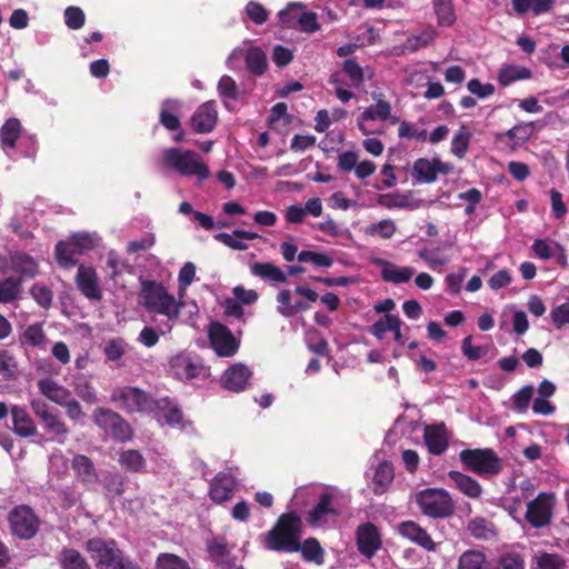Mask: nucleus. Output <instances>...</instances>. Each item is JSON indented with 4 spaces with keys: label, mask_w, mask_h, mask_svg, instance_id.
Wrapping results in <instances>:
<instances>
[{
    "label": "nucleus",
    "mask_w": 569,
    "mask_h": 569,
    "mask_svg": "<svg viewBox=\"0 0 569 569\" xmlns=\"http://www.w3.org/2000/svg\"><path fill=\"white\" fill-rule=\"evenodd\" d=\"M96 240L89 234H73L56 244V258L60 267L69 269L78 263L79 257L96 247Z\"/></svg>",
    "instance_id": "obj_9"
},
{
    "label": "nucleus",
    "mask_w": 569,
    "mask_h": 569,
    "mask_svg": "<svg viewBox=\"0 0 569 569\" xmlns=\"http://www.w3.org/2000/svg\"><path fill=\"white\" fill-rule=\"evenodd\" d=\"M432 4L439 26L450 27L455 23L456 13L451 0H433Z\"/></svg>",
    "instance_id": "obj_48"
},
{
    "label": "nucleus",
    "mask_w": 569,
    "mask_h": 569,
    "mask_svg": "<svg viewBox=\"0 0 569 569\" xmlns=\"http://www.w3.org/2000/svg\"><path fill=\"white\" fill-rule=\"evenodd\" d=\"M244 62L247 69L256 76H261L267 69V57L258 47H251L247 50Z\"/></svg>",
    "instance_id": "obj_44"
},
{
    "label": "nucleus",
    "mask_w": 569,
    "mask_h": 569,
    "mask_svg": "<svg viewBox=\"0 0 569 569\" xmlns=\"http://www.w3.org/2000/svg\"><path fill=\"white\" fill-rule=\"evenodd\" d=\"M470 132L462 127L451 140V152L458 157L463 158L468 151L470 142Z\"/></svg>",
    "instance_id": "obj_56"
},
{
    "label": "nucleus",
    "mask_w": 569,
    "mask_h": 569,
    "mask_svg": "<svg viewBox=\"0 0 569 569\" xmlns=\"http://www.w3.org/2000/svg\"><path fill=\"white\" fill-rule=\"evenodd\" d=\"M13 428L12 431L21 437L29 438L37 435V426L24 407L14 405L10 409Z\"/></svg>",
    "instance_id": "obj_26"
},
{
    "label": "nucleus",
    "mask_w": 569,
    "mask_h": 569,
    "mask_svg": "<svg viewBox=\"0 0 569 569\" xmlns=\"http://www.w3.org/2000/svg\"><path fill=\"white\" fill-rule=\"evenodd\" d=\"M449 479L456 485L457 489L471 499H479L483 492L481 485L475 478L457 471L448 472Z\"/></svg>",
    "instance_id": "obj_28"
},
{
    "label": "nucleus",
    "mask_w": 569,
    "mask_h": 569,
    "mask_svg": "<svg viewBox=\"0 0 569 569\" xmlns=\"http://www.w3.org/2000/svg\"><path fill=\"white\" fill-rule=\"evenodd\" d=\"M415 273V270L410 267H397L391 262L385 261L383 268L381 269V278L386 282L395 284L408 282Z\"/></svg>",
    "instance_id": "obj_36"
},
{
    "label": "nucleus",
    "mask_w": 569,
    "mask_h": 569,
    "mask_svg": "<svg viewBox=\"0 0 569 569\" xmlns=\"http://www.w3.org/2000/svg\"><path fill=\"white\" fill-rule=\"evenodd\" d=\"M86 21L84 12L79 7L70 6L64 10V22L71 30H78L83 27Z\"/></svg>",
    "instance_id": "obj_60"
},
{
    "label": "nucleus",
    "mask_w": 569,
    "mask_h": 569,
    "mask_svg": "<svg viewBox=\"0 0 569 569\" xmlns=\"http://www.w3.org/2000/svg\"><path fill=\"white\" fill-rule=\"evenodd\" d=\"M218 122L216 101L210 100L200 104L190 118V126L196 133L204 134L213 131Z\"/></svg>",
    "instance_id": "obj_15"
},
{
    "label": "nucleus",
    "mask_w": 569,
    "mask_h": 569,
    "mask_svg": "<svg viewBox=\"0 0 569 569\" xmlns=\"http://www.w3.org/2000/svg\"><path fill=\"white\" fill-rule=\"evenodd\" d=\"M302 521L295 512L282 513L276 526L268 532L266 547L273 551L297 552L300 550Z\"/></svg>",
    "instance_id": "obj_1"
},
{
    "label": "nucleus",
    "mask_w": 569,
    "mask_h": 569,
    "mask_svg": "<svg viewBox=\"0 0 569 569\" xmlns=\"http://www.w3.org/2000/svg\"><path fill=\"white\" fill-rule=\"evenodd\" d=\"M437 38V31L432 27H428L419 34H412L407 38L405 48L411 52L418 51L431 44Z\"/></svg>",
    "instance_id": "obj_47"
},
{
    "label": "nucleus",
    "mask_w": 569,
    "mask_h": 569,
    "mask_svg": "<svg viewBox=\"0 0 569 569\" xmlns=\"http://www.w3.org/2000/svg\"><path fill=\"white\" fill-rule=\"evenodd\" d=\"M71 468L76 478L83 486L90 487L98 482V472L91 458L78 453L71 460Z\"/></svg>",
    "instance_id": "obj_25"
},
{
    "label": "nucleus",
    "mask_w": 569,
    "mask_h": 569,
    "mask_svg": "<svg viewBox=\"0 0 569 569\" xmlns=\"http://www.w3.org/2000/svg\"><path fill=\"white\" fill-rule=\"evenodd\" d=\"M415 501L421 513L431 519H447L455 513V502L445 489H422L416 493Z\"/></svg>",
    "instance_id": "obj_6"
},
{
    "label": "nucleus",
    "mask_w": 569,
    "mask_h": 569,
    "mask_svg": "<svg viewBox=\"0 0 569 569\" xmlns=\"http://www.w3.org/2000/svg\"><path fill=\"white\" fill-rule=\"evenodd\" d=\"M490 567L486 555L479 550H467L458 560V569H490Z\"/></svg>",
    "instance_id": "obj_42"
},
{
    "label": "nucleus",
    "mask_w": 569,
    "mask_h": 569,
    "mask_svg": "<svg viewBox=\"0 0 569 569\" xmlns=\"http://www.w3.org/2000/svg\"><path fill=\"white\" fill-rule=\"evenodd\" d=\"M490 569H525V561L517 553H506L499 558L497 566Z\"/></svg>",
    "instance_id": "obj_64"
},
{
    "label": "nucleus",
    "mask_w": 569,
    "mask_h": 569,
    "mask_svg": "<svg viewBox=\"0 0 569 569\" xmlns=\"http://www.w3.org/2000/svg\"><path fill=\"white\" fill-rule=\"evenodd\" d=\"M357 547L359 552L371 558L381 547V537L376 525L366 522L360 525L356 531Z\"/></svg>",
    "instance_id": "obj_16"
},
{
    "label": "nucleus",
    "mask_w": 569,
    "mask_h": 569,
    "mask_svg": "<svg viewBox=\"0 0 569 569\" xmlns=\"http://www.w3.org/2000/svg\"><path fill=\"white\" fill-rule=\"evenodd\" d=\"M377 203L387 209H407L410 207V196L399 192L379 194Z\"/></svg>",
    "instance_id": "obj_49"
},
{
    "label": "nucleus",
    "mask_w": 569,
    "mask_h": 569,
    "mask_svg": "<svg viewBox=\"0 0 569 569\" xmlns=\"http://www.w3.org/2000/svg\"><path fill=\"white\" fill-rule=\"evenodd\" d=\"M303 8L302 3H289L278 13L281 26L288 29H297L298 19L302 14Z\"/></svg>",
    "instance_id": "obj_50"
},
{
    "label": "nucleus",
    "mask_w": 569,
    "mask_h": 569,
    "mask_svg": "<svg viewBox=\"0 0 569 569\" xmlns=\"http://www.w3.org/2000/svg\"><path fill=\"white\" fill-rule=\"evenodd\" d=\"M119 465L122 469L132 473L146 471L147 461L142 453L136 449L122 450L119 453Z\"/></svg>",
    "instance_id": "obj_34"
},
{
    "label": "nucleus",
    "mask_w": 569,
    "mask_h": 569,
    "mask_svg": "<svg viewBox=\"0 0 569 569\" xmlns=\"http://www.w3.org/2000/svg\"><path fill=\"white\" fill-rule=\"evenodd\" d=\"M170 369L174 377L181 381L206 378L209 376V369L202 365L198 357H192L184 352L178 353L171 358Z\"/></svg>",
    "instance_id": "obj_14"
},
{
    "label": "nucleus",
    "mask_w": 569,
    "mask_h": 569,
    "mask_svg": "<svg viewBox=\"0 0 569 569\" xmlns=\"http://www.w3.org/2000/svg\"><path fill=\"white\" fill-rule=\"evenodd\" d=\"M208 338L211 348L219 357L229 358L234 356L240 347V341L232 331L223 323L212 321L208 328Z\"/></svg>",
    "instance_id": "obj_12"
},
{
    "label": "nucleus",
    "mask_w": 569,
    "mask_h": 569,
    "mask_svg": "<svg viewBox=\"0 0 569 569\" xmlns=\"http://www.w3.org/2000/svg\"><path fill=\"white\" fill-rule=\"evenodd\" d=\"M92 421L116 442L126 443L133 438L130 423L112 409L97 407L92 412Z\"/></svg>",
    "instance_id": "obj_7"
},
{
    "label": "nucleus",
    "mask_w": 569,
    "mask_h": 569,
    "mask_svg": "<svg viewBox=\"0 0 569 569\" xmlns=\"http://www.w3.org/2000/svg\"><path fill=\"white\" fill-rule=\"evenodd\" d=\"M73 390L77 396L88 405H96L99 400L94 386L84 376H77L74 378Z\"/></svg>",
    "instance_id": "obj_45"
},
{
    "label": "nucleus",
    "mask_w": 569,
    "mask_h": 569,
    "mask_svg": "<svg viewBox=\"0 0 569 569\" xmlns=\"http://www.w3.org/2000/svg\"><path fill=\"white\" fill-rule=\"evenodd\" d=\"M176 100L167 99L161 103L159 112V123L169 131H177L181 128V121L176 112L179 109Z\"/></svg>",
    "instance_id": "obj_33"
},
{
    "label": "nucleus",
    "mask_w": 569,
    "mask_h": 569,
    "mask_svg": "<svg viewBox=\"0 0 569 569\" xmlns=\"http://www.w3.org/2000/svg\"><path fill=\"white\" fill-rule=\"evenodd\" d=\"M21 279L13 276L0 279V303L8 305L18 300L22 293Z\"/></svg>",
    "instance_id": "obj_38"
},
{
    "label": "nucleus",
    "mask_w": 569,
    "mask_h": 569,
    "mask_svg": "<svg viewBox=\"0 0 569 569\" xmlns=\"http://www.w3.org/2000/svg\"><path fill=\"white\" fill-rule=\"evenodd\" d=\"M23 340L32 346V347H39L41 346L46 340V335L42 329V323L37 322L32 323L27 327V329L23 332Z\"/></svg>",
    "instance_id": "obj_61"
},
{
    "label": "nucleus",
    "mask_w": 569,
    "mask_h": 569,
    "mask_svg": "<svg viewBox=\"0 0 569 569\" xmlns=\"http://www.w3.org/2000/svg\"><path fill=\"white\" fill-rule=\"evenodd\" d=\"M111 401L119 402L127 413L142 412L151 407L150 396L138 387L117 388L111 393Z\"/></svg>",
    "instance_id": "obj_13"
},
{
    "label": "nucleus",
    "mask_w": 569,
    "mask_h": 569,
    "mask_svg": "<svg viewBox=\"0 0 569 569\" xmlns=\"http://www.w3.org/2000/svg\"><path fill=\"white\" fill-rule=\"evenodd\" d=\"M126 342L122 338L109 340L104 346V355L110 361H118L126 352Z\"/></svg>",
    "instance_id": "obj_63"
},
{
    "label": "nucleus",
    "mask_w": 569,
    "mask_h": 569,
    "mask_svg": "<svg viewBox=\"0 0 569 569\" xmlns=\"http://www.w3.org/2000/svg\"><path fill=\"white\" fill-rule=\"evenodd\" d=\"M297 259L299 262H311L322 268H329L333 264V259L330 256L310 250H302L298 253Z\"/></svg>",
    "instance_id": "obj_53"
},
{
    "label": "nucleus",
    "mask_w": 569,
    "mask_h": 569,
    "mask_svg": "<svg viewBox=\"0 0 569 569\" xmlns=\"http://www.w3.org/2000/svg\"><path fill=\"white\" fill-rule=\"evenodd\" d=\"M250 271L253 276L259 277L263 280H269L278 283L287 281L286 273L278 266L271 262H254L250 267Z\"/></svg>",
    "instance_id": "obj_35"
},
{
    "label": "nucleus",
    "mask_w": 569,
    "mask_h": 569,
    "mask_svg": "<svg viewBox=\"0 0 569 569\" xmlns=\"http://www.w3.org/2000/svg\"><path fill=\"white\" fill-rule=\"evenodd\" d=\"M423 440L431 455H442L449 445L445 425L427 426L423 432Z\"/></svg>",
    "instance_id": "obj_27"
},
{
    "label": "nucleus",
    "mask_w": 569,
    "mask_h": 569,
    "mask_svg": "<svg viewBox=\"0 0 569 569\" xmlns=\"http://www.w3.org/2000/svg\"><path fill=\"white\" fill-rule=\"evenodd\" d=\"M398 532L409 541L423 548L427 551L436 550V542L431 536L422 528L418 522L412 520H406L398 525Z\"/></svg>",
    "instance_id": "obj_21"
},
{
    "label": "nucleus",
    "mask_w": 569,
    "mask_h": 569,
    "mask_svg": "<svg viewBox=\"0 0 569 569\" xmlns=\"http://www.w3.org/2000/svg\"><path fill=\"white\" fill-rule=\"evenodd\" d=\"M258 238H260V236L257 232L242 229L233 230L232 234L220 232L214 236V239L223 243L226 247L240 251L248 249V244L242 240H254Z\"/></svg>",
    "instance_id": "obj_29"
},
{
    "label": "nucleus",
    "mask_w": 569,
    "mask_h": 569,
    "mask_svg": "<svg viewBox=\"0 0 569 569\" xmlns=\"http://www.w3.org/2000/svg\"><path fill=\"white\" fill-rule=\"evenodd\" d=\"M21 134V123L17 118L8 119L0 128V142L3 149H13Z\"/></svg>",
    "instance_id": "obj_39"
},
{
    "label": "nucleus",
    "mask_w": 569,
    "mask_h": 569,
    "mask_svg": "<svg viewBox=\"0 0 569 569\" xmlns=\"http://www.w3.org/2000/svg\"><path fill=\"white\" fill-rule=\"evenodd\" d=\"M556 505V496L551 492H539L538 496L527 505L525 515L526 521L532 528H543L550 525Z\"/></svg>",
    "instance_id": "obj_11"
},
{
    "label": "nucleus",
    "mask_w": 569,
    "mask_h": 569,
    "mask_svg": "<svg viewBox=\"0 0 569 569\" xmlns=\"http://www.w3.org/2000/svg\"><path fill=\"white\" fill-rule=\"evenodd\" d=\"M217 90L226 107H228V100L237 101L240 98L239 87L230 76L224 74L219 79Z\"/></svg>",
    "instance_id": "obj_46"
},
{
    "label": "nucleus",
    "mask_w": 569,
    "mask_h": 569,
    "mask_svg": "<svg viewBox=\"0 0 569 569\" xmlns=\"http://www.w3.org/2000/svg\"><path fill=\"white\" fill-rule=\"evenodd\" d=\"M252 371L243 363H234L230 366L221 376V386L232 392H241L246 390Z\"/></svg>",
    "instance_id": "obj_20"
},
{
    "label": "nucleus",
    "mask_w": 569,
    "mask_h": 569,
    "mask_svg": "<svg viewBox=\"0 0 569 569\" xmlns=\"http://www.w3.org/2000/svg\"><path fill=\"white\" fill-rule=\"evenodd\" d=\"M461 351L468 360L476 361L487 355L488 348L485 346H473L472 336H468L461 342Z\"/></svg>",
    "instance_id": "obj_59"
},
{
    "label": "nucleus",
    "mask_w": 569,
    "mask_h": 569,
    "mask_svg": "<svg viewBox=\"0 0 569 569\" xmlns=\"http://www.w3.org/2000/svg\"><path fill=\"white\" fill-rule=\"evenodd\" d=\"M343 72L349 77L355 88H360L365 81L363 70L355 59H347L342 63Z\"/></svg>",
    "instance_id": "obj_54"
},
{
    "label": "nucleus",
    "mask_w": 569,
    "mask_h": 569,
    "mask_svg": "<svg viewBox=\"0 0 569 569\" xmlns=\"http://www.w3.org/2000/svg\"><path fill=\"white\" fill-rule=\"evenodd\" d=\"M537 566L539 569H565V559L557 553L541 552L537 557Z\"/></svg>",
    "instance_id": "obj_58"
},
{
    "label": "nucleus",
    "mask_w": 569,
    "mask_h": 569,
    "mask_svg": "<svg viewBox=\"0 0 569 569\" xmlns=\"http://www.w3.org/2000/svg\"><path fill=\"white\" fill-rule=\"evenodd\" d=\"M157 569H191L188 562L173 553H160L156 561Z\"/></svg>",
    "instance_id": "obj_55"
},
{
    "label": "nucleus",
    "mask_w": 569,
    "mask_h": 569,
    "mask_svg": "<svg viewBox=\"0 0 569 569\" xmlns=\"http://www.w3.org/2000/svg\"><path fill=\"white\" fill-rule=\"evenodd\" d=\"M532 395L533 387L531 385L523 386L512 397L513 409L518 412H525L529 408Z\"/></svg>",
    "instance_id": "obj_57"
},
{
    "label": "nucleus",
    "mask_w": 569,
    "mask_h": 569,
    "mask_svg": "<svg viewBox=\"0 0 569 569\" xmlns=\"http://www.w3.org/2000/svg\"><path fill=\"white\" fill-rule=\"evenodd\" d=\"M391 106L388 101L379 99L377 103L371 104L367 110L362 112L359 118L358 127L362 131L363 134H367V130L365 129L363 121L369 120H387L390 116Z\"/></svg>",
    "instance_id": "obj_37"
},
{
    "label": "nucleus",
    "mask_w": 569,
    "mask_h": 569,
    "mask_svg": "<svg viewBox=\"0 0 569 569\" xmlns=\"http://www.w3.org/2000/svg\"><path fill=\"white\" fill-rule=\"evenodd\" d=\"M78 290L89 300L99 301L102 293L99 288V280L96 270L92 267L80 264L76 276Z\"/></svg>",
    "instance_id": "obj_19"
},
{
    "label": "nucleus",
    "mask_w": 569,
    "mask_h": 569,
    "mask_svg": "<svg viewBox=\"0 0 569 569\" xmlns=\"http://www.w3.org/2000/svg\"><path fill=\"white\" fill-rule=\"evenodd\" d=\"M395 479L393 466L390 461H382L378 465L373 475V493L383 495Z\"/></svg>",
    "instance_id": "obj_32"
},
{
    "label": "nucleus",
    "mask_w": 569,
    "mask_h": 569,
    "mask_svg": "<svg viewBox=\"0 0 569 569\" xmlns=\"http://www.w3.org/2000/svg\"><path fill=\"white\" fill-rule=\"evenodd\" d=\"M18 362L16 357L7 349L0 350V376L3 380H13L17 377Z\"/></svg>",
    "instance_id": "obj_51"
},
{
    "label": "nucleus",
    "mask_w": 569,
    "mask_h": 569,
    "mask_svg": "<svg viewBox=\"0 0 569 569\" xmlns=\"http://www.w3.org/2000/svg\"><path fill=\"white\" fill-rule=\"evenodd\" d=\"M57 560L60 569H91L87 558L77 549L71 547H63Z\"/></svg>",
    "instance_id": "obj_30"
},
{
    "label": "nucleus",
    "mask_w": 569,
    "mask_h": 569,
    "mask_svg": "<svg viewBox=\"0 0 569 569\" xmlns=\"http://www.w3.org/2000/svg\"><path fill=\"white\" fill-rule=\"evenodd\" d=\"M531 76L532 72L529 68L509 64L500 69L498 81L502 87H507L515 81L530 79Z\"/></svg>",
    "instance_id": "obj_40"
},
{
    "label": "nucleus",
    "mask_w": 569,
    "mask_h": 569,
    "mask_svg": "<svg viewBox=\"0 0 569 569\" xmlns=\"http://www.w3.org/2000/svg\"><path fill=\"white\" fill-rule=\"evenodd\" d=\"M128 477L120 472H110L103 479V489L109 499L120 497L126 491Z\"/></svg>",
    "instance_id": "obj_43"
},
{
    "label": "nucleus",
    "mask_w": 569,
    "mask_h": 569,
    "mask_svg": "<svg viewBox=\"0 0 569 569\" xmlns=\"http://www.w3.org/2000/svg\"><path fill=\"white\" fill-rule=\"evenodd\" d=\"M38 388L46 398L59 406H62L71 397L69 389L49 378L39 380Z\"/></svg>",
    "instance_id": "obj_31"
},
{
    "label": "nucleus",
    "mask_w": 569,
    "mask_h": 569,
    "mask_svg": "<svg viewBox=\"0 0 569 569\" xmlns=\"http://www.w3.org/2000/svg\"><path fill=\"white\" fill-rule=\"evenodd\" d=\"M162 164L184 177H198L200 180L209 178L210 171L206 163L199 160L197 152L180 148L164 149Z\"/></svg>",
    "instance_id": "obj_5"
},
{
    "label": "nucleus",
    "mask_w": 569,
    "mask_h": 569,
    "mask_svg": "<svg viewBox=\"0 0 569 569\" xmlns=\"http://www.w3.org/2000/svg\"><path fill=\"white\" fill-rule=\"evenodd\" d=\"M300 550L307 561H313L318 565L322 563L323 550L316 538L306 539L302 545L300 543Z\"/></svg>",
    "instance_id": "obj_52"
},
{
    "label": "nucleus",
    "mask_w": 569,
    "mask_h": 569,
    "mask_svg": "<svg viewBox=\"0 0 569 569\" xmlns=\"http://www.w3.org/2000/svg\"><path fill=\"white\" fill-rule=\"evenodd\" d=\"M237 482L233 476L219 472L210 481L209 497L216 503H223L233 497Z\"/></svg>",
    "instance_id": "obj_22"
},
{
    "label": "nucleus",
    "mask_w": 569,
    "mask_h": 569,
    "mask_svg": "<svg viewBox=\"0 0 569 569\" xmlns=\"http://www.w3.org/2000/svg\"><path fill=\"white\" fill-rule=\"evenodd\" d=\"M459 460L467 471L483 478L498 476L503 470L501 458L491 448L463 449Z\"/></svg>",
    "instance_id": "obj_4"
},
{
    "label": "nucleus",
    "mask_w": 569,
    "mask_h": 569,
    "mask_svg": "<svg viewBox=\"0 0 569 569\" xmlns=\"http://www.w3.org/2000/svg\"><path fill=\"white\" fill-rule=\"evenodd\" d=\"M140 298L148 312L166 316L169 320H177L183 307V303L178 302L161 282L154 280L141 282Z\"/></svg>",
    "instance_id": "obj_3"
},
{
    "label": "nucleus",
    "mask_w": 569,
    "mask_h": 569,
    "mask_svg": "<svg viewBox=\"0 0 569 569\" xmlns=\"http://www.w3.org/2000/svg\"><path fill=\"white\" fill-rule=\"evenodd\" d=\"M530 136L531 123H519L505 132L496 133L495 141L505 148L515 150L527 142Z\"/></svg>",
    "instance_id": "obj_24"
},
{
    "label": "nucleus",
    "mask_w": 569,
    "mask_h": 569,
    "mask_svg": "<svg viewBox=\"0 0 569 569\" xmlns=\"http://www.w3.org/2000/svg\"><path fill=\"white\" fill-rule=\"evenodd\" d=\"M467 529L477 540H490L496 537L495 525L483 517L471 519L467 525Z\"/></svg>",
    "instance_id": "obj_41"
},
{
    "label": "nucleus",
    "mask_w": 569,
    "mask_h": 569,
    "mask_svg": "<svg viewBox=\"0 0 569 569\" xmlns=\"http://www.w3.org/2000/svg\"><path fill=\"white\" fill-rule=\"evenodd\" d=\"M30 407L36 417L42 422L46 431L51 433L58 442L63 443L69 435V428L59 412L39 398L30 400Z\"/></svg>",
    "instance_id": "obj_10"
},
{
    "label": "nucleus",
    "mask_w": 569,
    "mask_h": 569,
    "mask_svg": "<svg viewBox=\"0 0 569 569\" xmlns=\"http://www.w3.org/2000/svg\"><path fill=\"white\" fill-rule=\"evenodd\" d=\"M333 496L325 491L319 496L318 502L307 515V522L312 528H323L329 522V517H337L338 512L332 507Z\"/></svg>",
    "instance_id": "obj_17"
},
{
    "label": "nucleus",
    "mask_w": 569,
    "mask_h": 569,
    "mask_svg": "<svg viewBox=\"0 0 569 569\" xmlns=\"http://www.w3.org/2000/svg\"><path fill=\"white\" fill-rule=\"evenodd\" d=\"M397 230L396 223L390 219L380 220L378 223L371 224L367 233L375 236L378 234L382 239H390Z\"/></svg>",
    "instance_id": "obj_62"
},
{
    "label": "nucleus",
    "mask_w": 569,
    "mask_h": 569,
    "mask_svg": "<svg viewBox=\"0 0 569 569\" xmlns=\"http://www.w3.org/2000/svg\"><path fill=\"white\" fill-rule=\"evenodd\" d=\"M7 520L11 536L20 540L34 538L41 525L39 516L28 505H19L12 508L7 516Z\"/></svg>",
    "instance_id": "obj_8"
},
{
    "label": "nucleus",
    "mask_w": 569,
    "mask_h": 569,
    "mask_svg": "<svg viewBox=\"0 0 569 569\" xmlns=\"http://www.w3.org/2000/svg\"><path fill=\"white\" fill-rule=\"evenodd\" d=\"M450 167L438 158H420L413 163L412 177L420 183H431L437 180L439 172L448 173Z\"/></svg>",
    "instance_id": "obj_18"
},
{
    "label": "nucleus",
    "mask_w": 569,
    "mask_h": 569,
    "mask_svg": "<svg viewBox=\"0 0 569 569\" xmlns=\"http://www.w3.org/2000/svg\"><path fill=\"white\" fill-rule=\"evenodd\" d=\"M86 550L97 569H140L124 555L114 539L90 538L86 541Z\"/></svg>",
    "instance_id": "obj_2"
},
{
    "label": "nucleus",
    "mask_w": 569,
    "mask_h": 569,
    "mask_svg": "<svg viewBox=\"0 0 569 569\" xmlns=\"http://www.w3.org/2000/svg\"><path fill=\"white\" fill-rule=\"evenodd\" d=\"M10 267L17 273L16 279H33L39 273L38 262L26 252H12L9 256Z\"/></svg>",
    "instance_id": "obj_23"
}]
</instances>
